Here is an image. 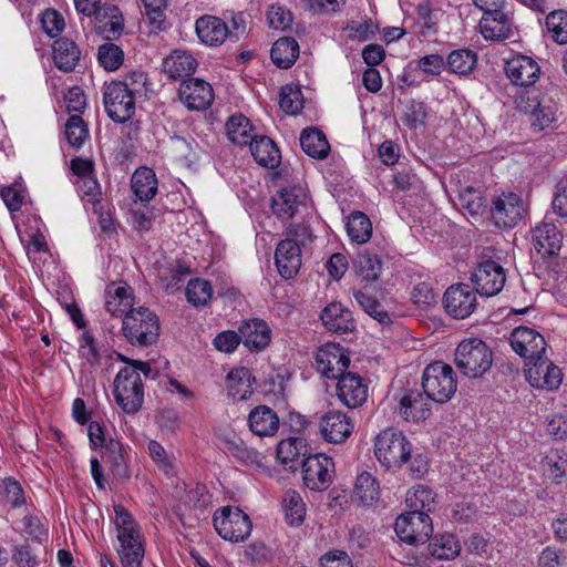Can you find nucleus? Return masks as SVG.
I'll list each match as a JSON object with an SVG mask.
<instances>
[{"instance_id":"obj_39","label":"nucleus","mask_w":567,"mask_h":567,"mask_svg":"<svg viewBox=\"0 0 567 567\" xmlns=\"http://www.w3.org/2000/svg\"><path fill=\"white\" fill-rule=\"evenodd\" d=\"M282 511L285 519L289 525H300L305 520L306 504L296 491L289 489L282 497Z\"/></svg>"},{"instance_id":"obj_7","label":"nucleus","mask_w":567,"mask_h":567,"mask_svg":"<svg viewBox=\"0 0 567 567\" xmlns=\"http://www.w3.org/2000/svg\"><path fill=\"white\" fill-rule=\"evenodd\" d=\"M422 388L431 401L441 404L449 402L457 389L453 368L442 361L430 363L422 374Z\"/></svg>"},{"instance_id":"obj_24","label":"nucleus","mask_w":567,"mask_h":567,"mask_svg":"<svg viewBox=\"0 0 567 567\" xmlns=\"http://www.w3.org/2000/svg\"><path fill=\"white\" fill-rule=\"evenodd\" d=\"M532 244L543 257L557 255L561 248L563 234L551 223H540L532 230Z\"/></svg>"},{"instance_id":"obj_20","label":"nucleus","mask_w":567,"mask_h":567,"mask_svg":"<svg viewBox=\"0 0 567 567\" xmlns=\"http://www.w3.org/2000/svg\"><path fill=\"white\" fill-rule=\"evenodd\" d=\"M354 424L351 417L341 411L332 410L323 414L319 422L322 439L328 443L341 444L352 433Z\"/></svg>"},{"instance_id":"obj_57","label":"nucleus","mask_w":567,"mask_h":567,"mask_svg":"<svg viewBox=\"0 0 567 567\" xmlns=\"http://www.w3.org/2000/svg\"><path fill=\"white\" fill-rule=\"evenodd\" d=\"M458 205L464 213L477 216L484 209L481 194L473 187H465L458 194Z\"/></svg>"},{"instance_id":"obj_14","label":"nucleus","mask_w":567,"mask_h":567,"mask_svg":"<svg viewBox=\"0 0 567 567\" xmlns=\"http://www.w3.org/2000/svg\"><path fill=\"white\" fill-rule=\"evenodd\" d=\"M476 291L492 297L502 291L506 282V272L501 264L492 259L482 260L471 277Z\"/></svg>"},{"instance_id":"obj_61","label":"nucleus","mask_w":567,"mask_h":567,"mask_svg":"<svg viewBox=\"0 0 567 567\" xmlns=\"http://www.w3.org/2000/svg\"><path fill=\"white\" fill-rule=\"evenodd\" d=\"M185 504L192 508H206L212 503V496L205 485L196 484L185 494Z\"/></svg>"},{"instance_id":"obj_52","label":"nucleus","mask_w":567,"mask_h":567,"mask_svg":"<svg viewBox=\"0 0 567 567\" xmlns=\"http://www.w3.org/2000/svg\"><path fill=\"white\" fill-rule=\"evenodd\" d=\"M279 105L287 114H298L303 107L302 93L299 87L287 84L280 90Z\"/></svg>"},{"instance_id":"obj_1","label":"nucleus","mask_w":567,"mask_h":567,"mask_svg":"<svg viewBox=\"0 0 567 567\" xmlns=\"http://www.w3.org/2000/svg\"><path fill=\"white\" fill-rule=\"evenodd\" d=\"M120 359L130 365L121 369L114 378L113 394L115 402L127 414L136 413L143 405L144 388L140 377L143 372L146 377L152 369L150 363L138 360H130L120 354Z\"/></svg>"},{"instance_id":"obj_42","label":"nucleus","mask_w":567,"mask_h":567,"mask_svg":"<svg viewBox=\"0 0 567 567\" xmlns=\"http://www.w3.org/2000/svg\"><path fill=\"white\" fill-rule=\"evenodd\" d=\"M228 138L238 145H246L255 138L252 137V126L244 115H234L226 123Z\"/></svg>"},{"instance_id":"obj_8","label":"nucleus","mask_w":567,"mask_h":567,"mask_svg":"<svg viewBox=\"0 0 567 567\" xmlns=\"http://www.w3.org/2000/svg\"><path fill=\"white\" fill-rule=\"evenodd\" d=\"M271 210L279 219L288 220L312 210L308 190L301 185L284 187L271 199Z\"/></svg>"},{"instance_id":"obj_60","label":"nucleus","mask_w":567,"mask_h":567,"mask_svg":"<svg viewBox=\"0 0 567 567\" xmlns=\"http://www.w3.org/2000/svg\"><path fill=\"white\" fill-rule=\"evenodd\" d=\"M269 25L275 30H286L292 22V14L280 4H272L267 12Z\"/></svg>"},{"instance_id":"obj_38","label":"nucleus","mask_w":567,"mask_h":567,"mask_svg":"<svg viewBox=\"0 0 567 567\" xmlns=\"http://www.w3.org/2000/svg\"><path fill=\"white\" fill-rule=\"evenodd\" d=\"M355 274L365 281H375L382 272L381 258L369 251H362L353 259Z\"/></svg>"},{"instance_id":"obj_50","label":"nucleus","mask_w":567,"mask_h":567,"mask_svg":"<svg viewBox=\"0 0 567 567\" xmlns=\"http://www.w3.org/2000/svg\"><path fill=\"white\" fill-rule=\"evenodd\" d=\"M213 296V288L209 281L204 279H192L186 287V298L195 307L206 306Z\"/></svg>"},{"instance_id":"obj_6","label":"nucleus","mask_w":567,"mask_h":567,"mask_svg":"<svg viewBox=\"0 0 567 567\" xmlns=\"http://www.w3.org/2000/svg\"><path fill=\"white\" fill-rule=\"evenodd\" d=\"M122 331L132 346L146 347L153 344L159 334L158 318L148 308H136L123 318Z\"/></svg>"},{"instance_id":"obj_11","label":"nucleus","mask_w":567,"mask_h":567,"mask_svg":"<svg viewBox=\"0 0 567 567\" xmlns=\"http://www.w3.org/2000/svg\"><path fill=\"white\" fill-rule=\"evenodd\" d=\"M334 472V462L326 454L309 455L302 461V480L311 491L328 489L332 484Z\"/></svg>"},{"instance_id":"obj_31","label":"nucleus","mask_w":567,"mask_h":567,"mask_svg":"<svg viewBox=\"0 0 567 567\" xmlns=\"http://www.w3.org/2000/svg\"><path fill=\"white\" fill-rule=\"evenodd\" d=\"M324 327L336 333H347L354 329V321L349 309L340 302L329 303L321 312Z\"/></svg>"},{"instance_id":"obj_64","label":"nucleus","mask_w":567,"mask_h":567,"mask_svg":"<svg viewBox=\"0 0 567 567\" xmlns=\"http://www.w3.org/2000/svg\"><path fill=\"white\" fill-rule=\"evenodd\" d=\"M349 32V38L352 40H357L360 42L368 41L372 39L377 31L378 27L371 20H364L362 22H352L347 27Z\"/></svg>"},{"instance_id":"obj_9","label":"nucleus","mask_w":567,"mask_h":567,"mask_svg":"<svg viewBox=\"0 0 567 567\" xmlns=\"http://www.w3.org/2000/svg\"><path fill=\"white\" fill-rule=\"evenodd\" d=\"M214 527L225 540L244 542L251 533V522L247 514L237 507H223L214 514Z\"/></svg>"},{"instance_id":"obj_30","label":"nucleus","mask_w":567,"mask_h":567,"mask_svg":"<svg viewBox=\"0 0 567 567\" xmlns=\"http://www.w3.org/2000/svg\"><path fill=\"white\" fill-rule=\"evenodd\" d=\"M197 65V60L185 50H174L163 60V71L172 80L193 74Z\"/></svg>"},{"instance_id":"obj_49","label":"nucleus","mask_w":567,"mask_h":567,"mask_svg":"<svg viewBox=\"0 0 567 567\" xmlns=\"http://www.w3.org/2000/svg\"><path fill=\"white\" fill-rule=\"evenodd\" d=\"M432 556L439 559H451L458 555L461 546L454 535L445 534L433 538L429 545Z\"/></svg>"},{"instance_id":"obj_51","label":"nucleus","mask_w":567,"mask_h":567,"mask_svg":"<svg viewBox=\"0 0 567 567\" xmlns=\"http://www.w3.org/2000/svg\"><path fill=\"white\" fill-rule=\"evenodd\" d=\"M546 28L558 44L567 43V11L557 10L546 17Z\"/></svg>"},{"instance_id":"obj_47","label":"nucleus","mask_w":567,"mask_h":567,"mask_svg":"<svg viewBox=\"0 0 567 567\" xmlns=\"http://www.w3.org/2000/svg\"><path fill=\"white\" fill-rule=\"evenodd\" d=\"M353 297L362 310L381 324H390L391 317L382 305L371 295L353 290Z\"/></svg>"},{"instance_id":"obj_43","label":"nucleus","mask_w":567,"mask_h":567,"mask_svg":"<svg viewBox=\"0 0 567 567\" xmlns=\"http://www.w3.org/2000/svg\"><path fill=\"white\" fill-rule=\"evenodd\" d=\"M347 233L353 243H367L372 235V224L369 217L361 212L352 213L348 217Z\"/></svg>"},{"instance_id":"obj_32","label":"nucleus","mask_w":567,"mask_h":567,"mask_svg":"<svg viewBox=\"0 0 567 567\" xmlns=\"http://www.w3.org/2000/svg\"><path fill=\"white\" fill-rule=\"evenodd\" d=\"M254 378L249 369L245 367L231 369L226 377L227 394L234 400H247L254 392Z\"/></svg>"},{"instance_id":"obj_56","label":"nucleus","mask_w":567,"mask_h":567,"mask_svg":"<svg viewBox=\"0 0 567 567\" xmlns=\"http://www.w3.org/2000/svg\"><path fill=\"white\" fill-rule=\"evenodd\" d=\"M97 59L105 70L115 71L122 65L124 55L120 47L106 43L99 48Z\"/></svg>"},{"instance_id":"obj_46","label":"nucleus","mask_w":567,"mask_h":567,"mask_svg":"<svg viewBox=\"0 0 567 567\" xmlns=\"http://www.w3.org/2000/svg\"><path fill=\"white\" fill-rule=\"evenodd\" d=\"M303 447V440L301 439L289 437L281 440L277 446V458L289 470H295L299 464V457Z\"/></svg>"},{"instance_id":"obj_53","label":"nucleus","mask_w":567,"mask_h":567,"mask_svg":"<svg viewBox=\"0 0 567 567\" xmlns=\"http://www.w3.org/2000/svg\"><path fill=\"white\" fill-rule=\"evenodd\" d=\"M89 136V130L83 118L78 115H71L65 124V137L73 147H81Z\"/></svg>"},{"instance_id":"obj_16","label":"nucleus","mask_w":567,"mask_h":567,"mask_svg":"<svg viewBox=\"0 0 567 567\" xmlns=\"http://www.w3.org/2000/svg\"><path fill=\"white\" fill-rule=\"evenodd\" d=\"M476 290L465 284L451 286L443 296L445 311L455 319L471 316L476 308Z\"/></svg>"},{"instance_id":"obj_4","label":"nucleus","mask_w":567,"mask_h":567,"mask_svg":"<svg viewBox=\"0 0 567 567\" xmlns=\"http://www.w3.org/2000/svg\"><path fill=\"white\" fill-rule=\"evenodd\" d=\"M454 363L464 377L481 378L492 367L493 352L478 338L464 339L456 347Z\"/></svg>"},{"instance_id":"obj_34","label":"nucleus","mask_w":567,"mask_h":567,"mask_svg":"<svg viewBox=\"0 0 567 567\" xmlns=\"http://www.w3.org/2000/svg\"><path fill=\"white\" fill-rule=\"evenodd\" d=\"M157 178L153 169L141 167L131 178V188L141 202H150L157 193Z\"/></svg>"},{"instance_id":"obj_28","label":"nucleus","mask_w":567,"mask_h":567,"mask_svg":"<svg viewBox=\"0 0 567 567\" xmlns=\"http://www.w3.org/2000/svg\"><path fill=\"white\" fill-rule=\"evenodd\" d=\"M249 430L260 437L274 436L280 425L278 414L268 405H258L248 414Z\"/></svg>"},{"instance_id":"obj_48","label":"nucleus","mask_w":567,"mask_h":567,"mask_svg":"<svg viewBox=\"0 0 567 567\" xmlns=\"http://www.w3.org/2000/svg\"><path fill=\"white\" fill-rule=\"evenodd\" d=\"M226 451L237 458L239 462L247 465H260L262 456L261 454L249 447L243 440L240 439H229L225 441Z\"/></svg>"},{"instance_id":"obj_21","label":"nucleus","mask_w":567,"mask_h":567,"mask_svg":"<svg viewBox=\"0 0 567 567\" xmlns=\"http://www.w3.org/2000/svg\"><path fill=\"white\" fill-rule=\"evenodd\" d=\"M505 73L514 85L529 87L539 79L540 66L533 58L519 54L506 61Z\"/></svg>"},{"instance_id":"obj_40","label":"nucleus","mask_w":567,"mask_h":567,"mask_svg":"<svg viewBox=\"0 0 567 567\" xmlns=\"http://www.w3.org/2000/svg\"><path fill=\"white\" fill-rule=\"evenodd\" d=\"M405 501L412 512L429 514L435 508V495L433 491L423 485H416L410 489Z\"/></svg>"},{"instance_id":"obj_62","label":"nucleus","mask_w":567,"mask_h":567,"mask_svg":"<svg viewBox=\"0 0 567 567\" xmlns=\"http://www.w3.org/2000/svg\"><path fill=\"white\" fill-rule=\"evenodd\" d=\"M43 31L51 38L59 35L64 29V19L61 13L54 9H48L41 17Z\"/></svg>"},{"instance_id":"obj_36","label":"nucleus","mask_w":567,"mask_h":567,"mask_svg":"<svg viewBox=\"0 0 567 567\" xmlns=\"http://www.w3.org/2000/svg\"><path fill=\"white\" fill-rule=\"evenodd\" d=\"M270 56L277 66L288 69L299 56V44L293 38H280L272 44Z\"/></svg>"},{"instance_id":"obj_17","label":"nucleus","mask_w":567,"mask_h":567,"mask_svg":"<svg viewBox=\"0 0 567 567\" xmlns=\"http://www.w3.org/2000/svg\"><path fill=\"white\" fill-rule=\"evenodd\" d=\"M350 358L343 348L333 342L320 347L316 353V368L328 379H338L348 369Z\"/></svg>"},{"instance_id":"obj_25","label":"nucleus","mask_w":567,"mask_h":567,"mask_svg":"<svg viewBox=\"0 0 567 567\" xmlns=\"http://www.w3.org/2000/svg\"><path fill=\"white\" fill-rule=\"evenodd\" d=\"M195 29L198 39L207 47H219L230 34L224 20L215 16H203L196 20Z\"/></svg>"},{"instance_id":"obj_29","label":"nucleus","mask_w":567,"mask_h":567,"mask_svg":"<svg viewBox=\"0 0 567 567\" xmlns=\"http://www.w3.org/2000/svg\"><path fill=\"white\" fill-rule=\"evenodd\" d=\"M511 19L503 11L484 12L478 23L481 34L486 40L502 41L509 37Z\"/></svg>"},{"instance_id":"obj_44","label":"nucleus","mask_w":567,"mask_h":567,"mask_svg":"<svg viewBox=\"0 0 567 567\" xmlns=\"http://www.w3.org/2000/svg\"><path fill=\"white\" fill-rule=\"evenodd\" d=\"M102 452V461L109 465L115 476L126 477L127 468L124 461L123 447L118 441L110 440Z\"/></svg>"},{"instance_id":"obj_5","label":"nucleus","mask_w":567,"mask_h":567,"mask_svg":"<svg viewBox=\"0 0 567 567\" xmlns=\"http://www.w3.org/2000/svg\"><path fill=\"white\" fill-rule=\"evenodd\" d=\"M374 455L385 468L396 470L411 457V443L401 431L388 427L375 436Z\"/></svg>"},{"instance_id":"obj_58","label":"nucleus","mask_w":567,"mask_h":567,"mask_svg":"<svg viewBox=\"0 0 567 567\" xmlns=\"http://www.w3.org/2000/svg\"><path fill=\"white\" fill-rule=\"evenodd\" d=\"M517 107L525 113H530L534 116L533 124L540 130L548 126L555 118V113L550 107H545L535 100L532 103L528 102L527 105L517 104Z\"/></svg>"},{"instance_id":"obj_10","label":"nucleus","mask_w":567,"mask_h":567,"mask_svg":"<svg viewBox=\"0 0 567 567\" xmlns=\"http://www.w3.org/2000/svg\"><path fill=\"white\" fill-rule=\"evenodd\" d=\"M394 530L409 545L424 544L433 533L432 519L426 513L409 511L395 519Z\"/></svg>"},{"instance_id":"obj_26","label":"nucleus","mask_w":567,"mask_h":567,"mask_svg":"<svg viewBox=\"0 0 567 567\" xmlns=\"http://www.w3.org/2000/svg\"><path fill=\"white\" fill-rule=\"evenodd\" d=\"M427 395L417 390H408L399 401V414L408 422H420L431 413Z\"/></svg>"},{"instance_id":"obj_2","label":"nucleus","mask_w":567,"mask_h":567,"mask_svg":"<svg viewBox=\"0 0 567 567\" xmlns=\"http://www.w3.org/2000/svg\"><path fill=\"white\" fill-rule=\"evenodd\" d=\"M284 236L275 251V264L279 275L290 279L298 274L301 267V249L312 241L313 235L307 224L300 223L289 225Z\"/></svg>"},{"instance_id":"obj_27","label":"nucleus","mask_w":567,"mask_h":567,"mask_svg":"<svg viewBox=\"0 0 567 567\" xmlns=\"http://www.w3.org/2000/svg\"><path fill=\"white\" fill-rule=\"evenodd\" d=\"M241 342L250 351L264 350L271 340V330L266 321L251 319L239 327Z\"/></svg>"},{"instance_id":"obj_63","label":"nucleus","mask_w":567,"mask_h":567,"mask_svg":"<svg viewBox=\"0 0 567 567\" xmlns=\"http://www.w3.org/2000/svg\"><path fill=\"white\" fill-rule=\"evenodd\" d=\"M79 354L90 365H96L100 362L101 355L97 351L93 336L85 331L82 333L79 344Z\"/></svg>"},{"instance_id":"obj_12","label":"nucleus","mask_w":567,"mask_h":567,"mask_svg":"<svg viewBox=\"0 0 567 567\" xmlns=\"http://www.w3.org/2000/svg\"><path fill=\"white\" fill-rule=\"evenodd\" d=\"M526 212L523 198L516 193L507 192L493 199L491 215L497 227L512 228L523 219Z\"/></svg>"},{"instance_id":"obj_59","label":"nucleus","mask_w":567,"mask_h":567,"mask_svg":"<svg viewBox=\"0 0 567 567\" xmlns=\"http://www.w3.org/2000/svg\"><path fill=\"white\" fill-rule=\"evenodd\" d=\"M402 122L410 128H417L425 124L426 109L422 102L409 101L405 104L404 112L401 116Z\"/></svg>"},{"instance_id":"obj_55","label":"nucleus","mask_w":567,"mask_h":567,"mask_svg":"<svg viewBox=\"0 0 567 567\" xmlns=\"http://www.w3.org/2000/svg\"><path fill=\"white\" fill-rule=\"evenodd\" d=\"M152 31L164 29L167 0H142Z\"/></svg>"},{"instance_id":"obj_22","label":"nucleus","mask_w":567,"mask_h":567,"mask_svg":"<svg viewBox=\"0 0 567 567\" xmlns=\"http://www.w3.org/2000/svg\"><path fill=\"white\" fill-rule=\"evenodd\" d=\"M337 395L346 406L350 409L358 408L368 398V384L363 378L355 373H344L338 378Z\"/></svg>"},{"instance_id":"obj_15","label":"nucleus","mask_w":567,"mask_h":567,"mask_svg":"<svg viewBox=\"0 0 567 567\" xmlns=\"http://www.w3.org/2000/svg\"><path fill=\"white\" fill-rule=\"evenodd\" d=\"M525 377L533 388L556 390L563 381L561 370L548 358L540 355L525 364Z\"/></svg>"},{"instance_id":"obj_23","label":"nucleus","mask_w":567,"mask_h":567,"mask_svg":"<svg viewBox=\"0 0 567 567\" xmlns=\"http://www.w3.org/2000/svg\"><path fill=\"white\" fill-rule=\"evenodd\" d=\"M105 309L113 317L126 316L133 309L134 293L125 282H112L105 289Z\"/></svg>"},{"instance_id":"obj_3","label":"nucleus","mask_w":567,"mask_h":567,"mask_svg":"<svg viewBox=\"0 0 567 567\" xmlns=\"http://www.w3.org/2000/svg\"><path fill=\"white\" fill-rule=\"evenodd\" d=\"M115 526L120 546L117 554L123 567H142L145 555L144 537L132 514L122 505H114Z\"/></svg>"},{"instance_id":"obj_13","label":"nucleus","mask_w":567,"mask_h":567,"mask_svg":"<svg viewBox=\"0 0 567 567\" xmlns=\"http://www.w3.org/2000/svg\"><path fill=\"white\" fill-rule=\"evenodd\" d=\"M136 99L121 82H111L104 91L105 111L114 122L124 123L134 115Z\"/></svg>"},{"instance_id":"obj_18","label":"nucleus","mask_w":567,"mask_h":567,"mask_svg":"<svg viewBox=\"0 0 567 567\" xmlns=\"http://www.w3.org/2000/svg\"><path fill=\"white\" fill-rule=\"evenodd\" d=\"M178 96L189 111H205L215 99L213 86L198 78L183 81L178 89Z\"/></svg>"},{"instance_id":"obj_45","label":"nucleus","mask_w":567,"mask_h":567,"mask_svg":"<svg viewBox=\"0 0 567 567\" xmlns=\"http://www.w3.org/2000/svg\"><path fill=\"white\" fill-rule=\"evenodd\" d=\"M354 494L363 505L374 504L380 496V488L377 480L368 472H362L357 476Z\"/></svg>"},{"instance_id":"obj_19","label":"nucleus","mask_w":567,"mask_h":567,"mask_svg":"<svg viewBox=\"0 0 567 567\" xmlns=\"http://www.w3.org/2000/svg\"><path fill=\"white\" fill-rule=\"evenodd\" d=\"M509 341L512 349L530 362L533 359L543 355L547 346L539 332L523 326L513 330Z\"/></svg>"},{"instance_id":"obj_54","label":"nucleus","mask_w":567,"mask_h":567,"mask_svg":"<svg viewBox=\"0 0 567 567\" xmlns=\"http://www.w3.org/2000/svg\"><path fill=\"white\" fill-rule=\"evenodd\" d=\"M543 471L547 478L559 484L567 478V460L557 454L548 455L543 462Z\"/></svg>"},{"instance_id":"obj_35","label":"nucleus","mask_w":567,"mask_h":567,"mask_svg":"<svg viewBox=\"0 0 567 567\" xmlns=\"http://www.w3.org/2000/svg\"><path fill=\"white\" fill-rule=\"evenodd\" d=\"M250 152L255 161L264 166L274 168L280 163V152L275 142L267 136H256L250 142Z\"/></svg>"},{"instance_id":"obj_41","label":"nucleus","mask_w":567,"mask_h":567,"mask_svg":"<svg viewBox=\"0 0 567 567\" xmlns=\"http://www.w3.org/2000/svg\"><path fill=\"white\" fill-rule=\"evenodd\" d=\"M477 63V54L470 49H457L446 58V64L451 72L458 75L472 73Z\"/></svg>"},{"instance_id":"obj_33","label":"nucleus","mask_w":567,"mask_h":567,"mask_svg":"<svg viewBox=\"0 0 567 567\" xmlns=\"http://www.w3.org/2000/svg\"><path fill=\"white\" fill-rule=\"evenodd\" d=\"M53 60L58 69L70 72L74 70L80 61L81 52L74 41L68 38H60L54 41Z\"/></svg>"},{"instance_id":"obj_37","label":"nucleus","mask_w":567,"mask_h":567,"mask_svg":"<svg viewBox=\"0 0 567 567\" xmlns=\"http://www.w3.org/2000/svg\"><path fill=\"white\" fill-rule=\"evenodd\" d=\"M300 145L307 155L318 159L326 158L330 151L326 135L318 128H306L300 135Z\"/></svg>"}]
</instances>
